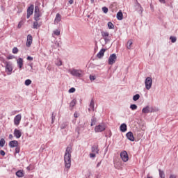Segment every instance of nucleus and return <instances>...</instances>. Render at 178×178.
I'll use <instances>...</instances> for the list:
<instances>
[{
  "instance_id": "obj_30",
  "label": "nucleus",
  "mask_w": 178,
  "mask_h": 178,
  "mask_svg": "<svg viewBox=\"0 0 178 178\" xmlns=\"http://www.w3.org/2000/svg\"><path fill=\"white\" fill-rule=\"evenodd\" d=\"M159 177L161 178H165V172H163V170H161V169H159Z\"/></svg>"
},
{
  "instance_id": "obj_47",
  "label": "nucleus",
  "mask_w": 178,
  "mask_h": 178,
  "mask_svg": "<svg viewBox=\"0 0 178 178\" xmlns=\"http://www.w3.org/2000/svg\"><path fill=\"white\" fill-rule=\"evenodd\" d=\"M0 155H1L2 156H5V155H6L5 151L1 150L0 151Z\"/></svg>"
},
{
  "instance_id": "obj_23",
  "label": "nucleus",
  "mask_w": 178,
  "mask_h": 178,
  "mask_svg": "<svg viewBox=\"0 0 178 178\" xmlns=\"http://www.w3.org/2000/svg\"><path fill=\"white\" fill-rule=\"evenodd\" d=\"M69 128V122H63L60 125V130H64V129H68Z\"/></svg>"
},
{
  "instance_id": "obj_40",
  "label": "nucleus",
  "mask_w": 178,
  "mask_h": 178,
  "mask_svg": "<svg viewBox=\"0 0 178 178\" xmlns=\"http://www.w3.org/2000/svg\"><path fill=\"white\" fill-rule=\"evenodd\" d=\"M17 52H19V49H17V47H14L13 49V54H17Z\"/></svg>"
},
{
  "instance_id": "obj_43",
  "label": "nucleus",
  "mask_w": 178,
  "mask_h": 178,
  "mask_svg": "<svg viewBox=\"0 0 178 178\" xmlns=\"http://www.w3.org/2000/svg\"><path fill=\"white\" fill-rule=\"evenodd\" d=\"M76 91V88H71L69 90H68V92L70 93H73Z\"/></svg>"
},
{
  "instance_id": "obj_20",
  "label": "nucleus",
  "mask_w": 178,
  "mask_h": 178,
  "mask_svg": "<svg viewBox=\"0 0 178 178\" xmlns=\"http://www.w3.org/2000/svg\"><path fill=\"white\" fill-rule=\"evenodd\" d=\"M120 130L122 133H125V131H127V125L125 123L122 124L120 127Z\"/></svg>"
},
{
  "instance_id": "obj_16",
  "label": "nucleus",
  "mask_w": 178,
  "mask_h": 178,
  "mask_svg": "<svg viewBox=\"0 0 178 178\" xmlns=\"http://www.w3.org/2000/svg\"><path fill=\"white\" fill-rule=\"evenodd\" d=\"M91 151H92V152L94 153V154H99V147H98V145H97V144L93 145L92 146V147H91Z\"/></svg>"
},
{
  "instance_id": "obj_38",
  "label": "nucleus",
  "mask_w": 178,
  "mask_h": 178,
  "mask_svg": "<svg viewBox=\"0 0 178 178\" xmlns=\"http://www.w3.org/2000/svg\"><path fill=\"white\" fill-rule=\"evenodd\" d=\"M130 108H131L132 111H136V109H137V105L131 104Z\"/></svg>"
},
{
  "instance_id": "obj_1",
  "label": "nucleus",
  "mask_w": 178,
  "mask_h": 178,
  "mask_svg": "<svg viewBox=\"0 0 178 178\" xmlns=\"http://www.w3.org/2000/svg\"><path fill=\"white\" fill-rule=\"evenodd\" d=\"M65 166L67 169H70L72 166V145H68L64 155Z\"/></svg>"
},
{
  "instance_id": "obj_31",
  "label": "nucleus",
  "mask_w": 178,
  "mask_h": 178,
  "mask_svg": "<svg viewBox=\"0 0 178 178\" xmlns=\"http://www.w3.org/2000/svg\"><path fill=\"white\" fill-rule=\"evenodd\" d=\"M139 99H140V95L138 94H136L133 97L134 101H138Z\"/></svg>"
},
{
  "instance_id": "obj_13",
  "label": "nucleus",
  "mask_w": 178,
  "mask_h": 178,
  "mask_svg": "<svg viewBox=\"0 0 178 178\" xmlns=\"http://www.w3.org/2000/svg\"><path fill=\"white\" fill-rule=\"evenodd\" d=\"M101 34H102V36L104 38L105 42H109V39L108 38V37H109V33L105 32V31H102Z\"/></svg>"
},
{
  "instance_id": "obj_42",
  "label": "nucleus",
  "mask_w": 178,
  "mask_h": 178,
  "mask_svg": "<svg viewBox=\"0 0 178 178\" xmlns=\"http://www.w3.org/2000/svg\"><path fill=\"white\" fill-rule=\"evenodd\" d=\"M108 8L107 7H103L102 8V11L104 12V13H108Z\"/></svg>"
},
{
  "instance_id": "obj_6",
  "label": "nucleus",
  "mask_w": 178,
  "mask_h": 178,
  "mask_svg": "<svg viewBox=\"0 0 178 178\" xmlns=\"http://www.w3.org/2000/svg\"><path fill=\"white\" fill-rule=\"evenodd\" d=\"M120 158L123 162H127L129 161V154H127V152H126V150L121 152Z\"/></svg>"
},
{
  "instance_id": "obj_58",
  "label": "nucleus",
  "mask_w": 178,
  "mask_h": 178,
  "mask_svg": "<svg viewBox=\"0 0 178 178\" xmlns=\"http://www.w3.org/2000/svg\"><path fill=\"white\" fill-rule=\"evenodd\" d=\"M74 118H77V114L74 113Z\"/></svg>"
},
{
  "instance_id": "obj_29",
  "label": "nucleus",
  "mask_w": 178,
  "mask_h": 178,
  "mask_svg": "<svg viewBox=\"0 0 178 178\" xmlns=\"http://www.w3.org/2000/svg\"><path fill=\"white\" fill-rule=\"evenodd\" d=\"M107 26L110 30L115 29V25L112 22H108Z\"/></svg>"
},
{
  "instance_id": "obj_27",
  "label": "nucleus",
  "mask_w": 178,
  "mask_h": 178,
  "mask_svg": "<svg viewBox=\"0 0 178 178\" xmlns=\"http://www.w3.org/2000/svg\"><path fill=\"white\" fill-rule=\"evenodd\" d=\"M133 44V40H128L127 43V48L128 49H131V45Z\"/></svg>"
},
{
  "instance_id": "obj_59",
  "label": "nucleus",
  "mask_w": 178,
  "mask_h": 178,
  "mask_svg": "<svg viewBox=\"0 0 178 178\" xmlns=\"http://www.w3.org/2000/svg\"><path fill=\"white\" fill-rule=\"evenodd\" d=\"M28 170H30V167H27Z\"/></svg>"
},
{
  "instance_id": "obj_35",
  "label": "nucleus",
  "mask_w": 178,
  "mask_h": 178,
  "mask_svg": "<svg viewBox=\"0 0 178 178\" xmlns=\"http://www.w3.org/2000/svg\"><path fill=\"white\" fill-rule=\"evenodd\" d=\"M55 118H56V114L55 113H52L51 114V123L55 122Z\"/></svg>"
},
{
  "instance_id": "obj_15",
  "label": "nucleus",
  "mask_w": 178,
  "mask_h": 178,
  "mask_svg": "<svg viewBox=\"0 0 178 178\" xmlns=\"http://www.w3.org/2000/svg\"><path fill=\"white\" fill-rule=\"evenodd\" d=\"M8 145L10 148H15L18 147L19 142L17 140H11L9 142Z\"/></svg>"
},
{
  "instance_id": "obj_48",
  "label": "nucleus",
  "mask_w": 178,
  "mask_h": 178,
  "mask_svg": "<svg viewBox=\"0 0 178 178\" xmlns=\"http://www.w3.org/2000/svg\"><path fill=\"white\" fill-rule=\"evenodd\" d=\"M96 155L95 153H90V158H95Z\"/></svg>"
},
{
  "instance_id": "obj_18",
  "label": "nucleus",
  "mask_w": 178,
  "mask_h": 178,
  "mask_svg": "<svg viewBox=\"0 0 178 178\" xmlns=\"http://www.w3.org/2000/svg\"><path fill=\"white\" fill-rule=\"evenodd\" d=\"M14 136L16 137V138H20V137H22V131L17 129H15L14 130Z\"/></svg>"
},
{
  "instance_id": "obj_12",
  "label": "nucleus",
  "mask_w": 178,
  "mask_h": 178,
  "mask_svg": "<svg viewBox=\"0 0 178 178\" xmlns=\"http://www.w3.org/2000/svg\"><path fill=\"white\" fill-rule=\"evenodd\" d=\"M154 111L152 107H149V106H147L146 107L143 108L142 110L143 113H151Z\"/></svg>"
},
{
  "instance_id": "obj_3",
  "label": "nucleus",
  "mask_w": 178,
  "mask_h": 178,
  "mask_svg": "<svg viewBox=\"0 0 178 178\" xmlns=\"http://www.w3.org/2000/svg\"><path fill=\"white\" fill-rule=\"evenodd\" d=\"M6 72H8L7 74H12V72L13 70V66L12 65V63L6 61Z\"/></svg>"
},
{
  "instance_id": "obj_10",
  "label": "nucleus",
  "mask_w": 178,
  "mask_h": 178,
  "mask_svg": "<svg viewBox=\"0 0 178 178\" xmlns=\"http://www.w3.org/2000/svg\"><path fill=\"white\" fill-rule=\"evenodd\" d=\"M135 10L139 15H143V7L141 6V4H140L138 2H137L135 5Z\"/></svg>"
},
{
  "instance_id": "obj_33",
  "label": "nucleus",
  "mask_w": 178,
  "mask_h": 178,
  "mask_svg": "<svg viewBox=\"0 0 178 178\" xmlns=\"http://www.w3.org/2000/svg\"><path fill=\"white\" fill-rule=\"evenodd\" d=\"M53 33L55 35H60V31L59 29H56Z\"/></svg>"
},
{
  "instance_id": "obj_44",
  "label": "nucleus",
  "mask_w": 178,
  "mask_h": 178,
  "mask_svg": "<svg viewBox=\"0 0 178 178\" xmlns=\"http://www.w3.org/2000/svg\"><path fill=\"white\" fill-rule=\"evenodd\" d=\"M20 152V147L19 146H17L15 147V154H19Z\"/></svg>"
},
{
  "instance_id": "obj_28",
  "label": "nucleus",
  "mask_w": 178,
  "mask_h": 178,
  "mask_svg": "<svg viewBox=\"0 0 178 178\" xmlns=\"http://www.w3.org/2000/svg\"><path fill=\"white\" fill-rule=\"evenodd\" d=\"M96 123H97V118H95V117H92L91 120L90 126H95Z\"/></svg>"
},
{
  "instance_id": "obj_39",
  "label": "nucleus",
  "mask_w": 178,
  "mask_h": 178,
  "mask_svg": "<svg viewBox=\"0 0 178 178\" xmlns=\"http://www.w3.org/2000/svg\"><path fill=\"white\" fill-rule=\"evenodd\" d=\"M30 84H31V80L30 79H26L25 81V86H30Z\"/></svg>"
},
{
  "instance_id": "obj_19",
  "label": "nucleus",
  "mask_w": 178,
  "mask_h": 178,
  "mask_svg": "<svg viewBox=\"0 0 178 178\" xmlns=\"http://www.w3.org/2000/svg\"><path fill=\"white\" fill-rule=\"evenodd\" d=\"M105 51H106V49H102L97 54V57L99 58V59H101L104 54H105Z\"/></svg>"
},
{
  "instance_id": "obj_50",
  "label": "nucleus",
  "mask_w": 178,
  "mask_h": 178,
  "mask_svg": "<svg viewBox=\"0 0 178 178\" xmlns=\"http://www.w3.org/2000/svg\"><path fill=\"white\" fill-rule=\"evenodd\" d=\"M27 60H33L34 58L30 56L26 58Z\"/></svg>"
},
{
  "instance_id": "obj_22",
  "label": "nucleus",
  "mask_w": 178,
  "mask_h": 178,
  "mask_svg": "<svg viewBox=\"0 0 178 178\" xmlns=\"http://www.w3.org/2000/svg\"><path fill=\"white\" fill-rule=\"evenodd\" d=\"M94 106H95V103L94 102V99H92L90 103V108H88L89 112H91V111H95Z\"/></svg>"
},
{
  "instance_id": "obj_37",
  "label": "nucleus",
  "mask_w": 178,
  "mask_h": 178,
  "mask_svg": "<svg viewBox=\"0 0 178 178\" xmlns=\"http://www.w3.org/2000/svg\"><path fill=\"white\" fill-rule=\"evenodd\" d=\"M4 145H5V139H3V138H1V140H0V147H4Z\"/></svg>"
},
{
  "instance_id": "obj_24",
  "label": "nucleus",
  "mask_w": 178,
  "mask_h": 178,
  "mask_svg": "<svg viewBox=\"0 0 178 178\" xmlns=\"http://www.w3.org/2000/svg\"><path fill=\"white\" fill-rule=\"evenodd\" d=\"M117 19L118 20H123V13H122V10L117 13Z\"/></svg>"
},
{
  "instance_id": "obj_55",
  "label": "nucleus",
  "mask_w": 178,
  "mask_h": 178,
  "mask_svg": "<svg viewBox=\"0 0 178 178\" xmlns=\"http://www.w3.org/2000/svg\"><path fill=\"white\" fill-rule=\"evenodd\" d=\"M99 166H101V161L97 164V168H99Z\"/></svg>"
},
{
  "instance_id": "obj_34",
  "label": "nucleus",
  "mask_w": 178,
  "mask_h": 178,
  "mask_svg": "<svg viewBox=\"0 0 178 178\" xmlns=\"http://www.w3.org/2000/svg\"><path fill=\"white\" fill-rule=\"evenodd\" d=\"M170 40H171V42L175 43L177 40V38L175 36H170Z\"/></svg>"
},
{
  "instance_id": "obj_53",
  "label": "nucleus",
  "mask_w": 178,
  "mask_h": 178,
  "mask_svg": "<svg viewBox=\"0 0 178 178\" xmlns=\"http://www.w3.org/2000/svg\"><path fill=\"white\" fill-rule=\"evenodd\" d=\"M13 138V135L10 134V135H9V139H10V140H12Z\"/></svg>"
},
{
  "instance_id": "obj_8",
  "label": "nucleus",
  "mask_w": 178,
  "mask_h": 178,
  "mask_svg": "<svg viewBox=\"0 0 178 178\" xmlns=\"http://www.w3.org/2000/svg\"><path fill=\"white\" fill-rule=\"evenodd\" d=\"M106 129L104 124H99L95 127V133H102V131H104Z\"/></svg>"
},
{
  "instance_id": "obj_54",
  "label": "nucleus",
  "mask_w": 178,
  "mask_h": 178,
  "mask_svg": "<svg viewBox=\"0 0 178 178\" xmlns=\"http://www.w3.org/2000/svg\"><path fill=\"white\" fill-rule=\"evenodd\" d=\"M73 2H74L73 0H69V3H70V5H72Z\"/></svg>"
},
{
  "instance_id": "obj_52",
  "label": "nucleus",
  "mask_w": 178,
  "mask_h": 178,
  "mask_svg": "<svg viewBox=\"0 0 178 178\" xmlns=\"http://www.w3.org/2000/svg\"><path fill=\"white\" fill-rule=\"evenodd\" d=\"M170 178H176V175H170Z\"/></svg>"
},
{
  "instance_id": "obj_7",
  "label": "nucleus",
  "mask_w": 178,
  "mask_h": 178,
  "mask_svg": "<svg viewBox=\"0 0 178 178\" xmlns=\"http://www.w3.org/2000/svg\"><path fill=\"white\" fill-rule=\"evenodd\" d=\"M116 59H118L116 54H113L110 55L108 62V65H113L116 62Z\"/></svg>"
},
{
  "instance_id": "obj_57",
  "label": "nucleus",
  "mask_w": 178,
  "mask_h": 178,
  "mask_svg": "<svg viewBox=\"0 0 178 178\" xmlns=\"http://www.w3.org/2000/svg\"><path fill=\"white\" fill-rule=\"evenodd\" d=\"M147 178H154L152 176H149V174L147 175Z\"/></svg>"
},
{
  "instance_id": "obj_2",
  "label": "nucleus",
  "mask_w": 178,
  "mask_h": 178,
  "mask_svg": "<svg viewBox=\"0 0 178 178\" xmlns=\"http://www.w3.org/2000/svg\"><path fill=\"white\" fill-rule=\"evenodd\" d=\"M69 72L70 74H72V76H74V77H82L81 73H83V71L81 70L72 69L70 70Z\"/></svg>"
},
{
  "instance_id": "obj_11",
  "label": "nucleus",
  "mask_w": 178,
  "mask_h": 178,
  "mask_svg": "<svg viewBox=\"0 0 178 178\" xmlns=\"http://www.w3.org/2000/svg\"><path fill=\"white\" fill-rule=\"evenodd\" d=\"M22 120V115L18 114L14 118V124L15 126H19L20 124V121Z\"/></svg>"
},
{
  "instance_id": "obj_9",
  "label": "nucleus",
  "mask_w": 178,
  "mask_h": 178,
  "mask_svg": "<svg viewBox=\"0 0 178 178\" xmlns=\"http://www.w3.org/2000/svg\"><path fill=\"white\" fill-rule=\"evenodd\" d=\"M33 13H34V5L31 4L27 9V19H29Z\"/></svg>"
},
{
  "instance_id": "obj_46",
  "label": "nucleus",
  "mask_w": 178,
  "mask_h": 178,
  "mask_svg": "<svg viewBox=\"0 0 178 178\" xmlns=\"http://www.w3.org/2000/svg\"><path fill=\"white\" fill-rule=\"evenodd\" d=\"M7 59H8V60L15 59V56H13V55H9V56L7 57Z\"/></svg>"
},
{
  "instance_id": "obj_36",
  "label": "nucleus",
  "mask_w": 178,
  "mask_h": 178,
  "mask_svg": "<svg viewBox=\"0 0 178 178\" xmlns=\"http://www.w3.org/2000/svg\"><path fill=\"white\" fill-rule=\"evenodd\" d=\"M76 102H77V101L76 99H73L70 104V106H72L73 108V106H74L76 105Z\"/></svg>"
},
{
  "instance_id": "obj_32",
  "label": "nucleus",
  "mask_w": 178,
  "mask_h": 178,
  "mask_svg": "<svg viewBox=\"0 0 178 178\" xmlns=\"http://www.w3.org/2000/svg\"><path fill=\"white\" fill-rule=\"evenodd\" d=\"M38 21H35L33 22V29H38L40 27V24H38Z\"/></svg>"
},
{
  "instance_id": "obj_21",
  "label": "nucleus",
  "mask_w": 178,
  "mask_h": 178,
  "mask_svg": "<svg viewBox=\"0 0 178 178\" xmlns=\"http://www.w3.org/2000/svg\"><path fill=\"white\" fill-rule=\"evenodd\" d=\"M17 63L19 69H22L23 67V58H19L17 60Z\"/></svg>"
},
{
  "instance_id": "obj_17",
  "label": "nucleus",
  "mask_w": 178,
  "mask_h": 178,
  "mask_svg": "<svg viewBox=\"0 0 178 178\" xmlns=\"http://www.w3.org/2000/svg\"><path fill=\"white\" fill-rule=\"evenodd\" d=\"M126 136H127V138L129 140V141H134L135 140L134 135H133V132L131 131L127 133Z\"/></svg>"
},
{
  "instance_id": "obj_56",
  "label": "nucleus",
  "mask_w": 178,
  "mask_h": 178,
  "mask_svg": "<svg viewBox=\"0 0 178 178\" xmlns=\"http://www.w3.org/2000/svg\"><path fill=\"white\" fill-rule=\"evenodd\" d=\"M22 12H23V10L21 9V10H19L17 11V13H18V14H20V13H22Z\"/></svg>"
},
{
  "instance_id": "obj_51",
  "label": "nucleus",
  "mask_w": 178,
  "mask_h": 178,
  "mask_svg": "<svg viewBox=\"0 0 178 178\" xmlns=\"http://www.w3.org/2000/svg\"><path fill=\"white\" fill-rule=\"evenodd\" d=\"M161 3H166V1L165 0H159Z\"/></svg>"
},
{
  "instance_id": "obj_26",
  "label": "nucleus",
  "mask_w": 178,
  "mask_h": 178,
  "mask_svg": "<svg viewBox=\"0 0 178 178\" xmlns=\"http://www.w3.org/2000/svg\"><path fill=\"white\" fill-rule=\"evenodd\" d=\"M16 176H17V177H23L24 174L23 173V171L20 170L16 172Z\"/></svg>"
},
{
  "instance_id": "obj_41",
  "label": "nucleus",
  "mask_w": 178,
  "mask_h": 178,
  "mask_svg": "<svg viewBox=\"0 0 178 178\" xmlns=\"http://www.w3.org/2000/svg\"><path fill=\"white\" fill-rule=\"evenodd\" d=\"M56 66H62V60H58L56 62Z\"/></svg>"
},
{
  "instance_id": "obj_25",
  "label": "nucleus",
  "mask_w": 178,
  "mask_h": 178,
  "mask_svg": "<svg viewBox=\"0 0 178 178\" xmlns=\"http://www.w3.org/2000/svg\"><path fill=\"white\" fill-rule=\"evenodd\" d=\"M61 20V18H60V14L59 13H57L56 15V18H55V23H59V22H60Z\"/></svg>"
},
{
  "instance_id": "obj_14",
  "label": "nucleus",
  "mask_w": 178,
  "mask_h": 178,
  "mask_svg": "<svg viewBox=\"0 0 178 178\" xmlns=\"http://www.w3.org/2000/svg\"><path fill=\"white\" fill-rule=\"evenodd\" d=\"M31 44H33V36L29 34L27 35L26 47L29 48L31 47Z\"/></svg>"
},
{
  "instance_id": "obj_49",
  "label": "nucleus",
  "mask_w": 178,
  "mask_h": 178,
  "mask_svg": "<svg viewBox=\"0 0 178 178\" xmlns=\"http://www.w3.org/2000/svg\"><path fill=\"white\" fill-rule=\"evenodd\" d=\"M90 80H92V81L95 80V76L90 75Z\"/></svg>"
},
{
  "instance_id": "obj_45",
  "label": "nucleus",
  "mask_w": 178,
  "mask_h": 178,
  "mask_svg": "<svg viewBox=\"0 0 178 178\" xmlns=\"http://www.w3.org/2000/svg\"><path fill=\"white\" fill-rule=\"evenodd\" d=\"M22 26H23V21H20L18 24V29H22Z\"/></svg>"
},
{
  "instance_id": "obj_5",
  "label": "nucleus",
  "mask_w": 178,
  "mask_h": 178,
  "mask_svg": "<svg viewBox=\"0 0 178 178\" xmlns=\"http://www.w3.org/2000/svg\"><path fill=\"white\" fill-rule=\"evenodd\" d=\"M145 88L146 90H151V87H152V78L147 77L145 81Z\"/></svg>"
},
{
  "instance_id": "obj_4",
  "label": "nucleus",
  "mask_w": 178,
  "mask_h": 178,
  "mask_svg": "<svg viewBox=\"0 0 178 178\" xmlns=\"http://www.w3.org/2000/svg\"><path fill=\"white\" fill-rule=\"evenodd\" d=\"M40 17L41 14H40V7H38V6H35L34 12V20H35V22H38Z\"/></svg>"
}]
</instances>
